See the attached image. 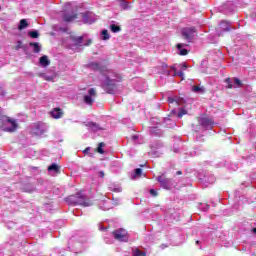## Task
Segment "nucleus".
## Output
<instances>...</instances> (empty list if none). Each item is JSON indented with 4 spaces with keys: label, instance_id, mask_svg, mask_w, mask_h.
<instances>
[{
    "label": "nucleus",
    "instance_id": "f257e3e1",
    "mask_svg": "<svg viewBox=\"0 0 256 256\" xmlns=\"http://www.w3.org/2000/svg\"><path fill=\"white\" fill-rule=\"evenodd\" d=\"M90 68L96 71H100L102 78V87L107 91V93H113V87H115V83L117 81H121V76L115 72V70H111L107 67H102L97 63H91Z\"/></svg>",
    "mask_w": 256,
    "mask_h": 256
},
{
    "label": "nucleus",
    "instance_id": "f03ea898",
    "mask_svg": "<svg viewBox=\"0 0 256 256\" xmlns=\"http://www.w3.org/2000/svg\"><path fill=\"white\" fill-rule=\"evenodd\" d=\"M19 129V123L17 120L9 117H5L4 124L2 125V131L6 133H15Z\"/></svg>",
    "mask_w": 256,
    "mask_h": 256
},
{
    "label": "nucleus",
    "instance_id": "7ed1b4c3",
    "mask_svg": "<svg viewBox=\"0 0 256 256\" xmlns=\"http://www.w3.org/2000/svg\"><path fill=\"white\" fill-rule=\"evenodd\" d=\"M71 199L75 205H82V207H91V205H93V202L86 200L81 192L76 194V196H72Z\"/></svg>",
    "mask_w": 256,
    "mask_h": 256
},
{
    "label": "nucleus",
    "instance_id": "20e7f679",
    "mask_svg": "<svg viewBox=\"0 0 256 256\" xmlns=\"http://www.w3.org/2000/svg\"><path fill=\"white\" fill-rule=\"evenodd\" d=\"M69 47L72 49V51H81L80 47H83V37L77 36V37H70L69 38Z\"/></svg>",
    "mask_w": 256,
    "mask_h": 256
},
{
    "label": "nucleus",
    "instance_id": "39448f33",
    "mask_svg": "<svg viewBox=\"0 0 256 256\" xmlns=\"http://www.w3.org/2000/svg\"><path fill=\"white\" fill-rule=\"evenodd\" d=\"M97 99V90L95 88H90L87 91V94L84 95L83 101L86 105H92Z\"/></svg>",
    "mask_w": 256,
    "mask_h": 256
},
{
    "label": "nucleus",
    "instance_id": "423d86ee",
    "mask_svg": "<svg viewBox=\"0 0 256 256\" xmlns=\"http://www.w3.org/2000/svg\"><path fill=\"white\" fill-rule=\"evenodd\" d=\"M47 131V124L43 122H36L33 124L32 127V133L33 135H37L38 137H41L43 133H46Z\"/></svg>",
    "mask_w": 256,
    "mask_h": 256
},
{
    "label": "nucleus",
    "instance_id": "0eeeda50",
    "mask_svg": "<svg viewBox=\"0 0 256 256\" xmlns=\"http://www.w3.org/2000/svg\"><path fill=\"white\" fill-rule=\"evenodd\" d=\"M113 237L116 239V241L120 242H127L129 241V236L127 235V230L125 229H118L113 232Z\"/></svg>",
    "mask_w": 256,
    "mask_h": 256
},
{
    "label": "nucleus",
    "instance_id": "6e6552de",
    "mask_svg": "<svg viewBox=\"0 0 256 256\" xmlns=\"http://www.w3.org/2000/svg\"><path fill=\"white\" fill-rule=\"evenodd\" d=\"M64 21H74V19H77V15L73 14V15H69V13H71V11H73V7L71 6V3H67L64 6Z\"/></svg>",
    "mask_w": 256,
    "mask_h": 256
},
{
    "label": "nucleus",
    "instance_id": "1a4fd4ad",
    "mask_svg": "<svg viewBox=\"0 0 256 256\" xmlns=\"http://www.w3.org/2000/svg\"><path fill=\"white\" fill-rule=\"evenodd\" d=\"M82 18L84 23H88L89 25H91L92 23H95V21L99 19V17L95 15V13L93 12H86L82 14Z\"/></svg>",
    "mask_w": 256,
    "mask_h": 256
},
{
    "label": "nucleus",
    "instance_id": "9d476101",
    "mask_svg": "<svg viewBox=\"0 0 256 256\" xmlns=\"http://www.w3.org/2000/svg\"><path fill=\"white\" fill-rule=\"evenodd\" d=\"M182 37L186 39V41H191L193 37H195V28H183L182 29Z\"/></svg>",
    "mask_w": 256,
    "mask_h": 256
},
{
    "label": "nucleus",
    "instance_id": "9b49d317",
    "mask_svg": "<svg viewBox=\"0 0 256 256\" xmlns=\"http://www.w3.org/2000/svg\"><path fill=\"white\" fill-rule=\"evenodd\" d=\"M86 127L89 129V131H92L93 133H97V131H103V126L93 122V121H88L85 122Z\"/></svg>",
    "mask_w": 256,
    "mask_h": 256
},
{
    "label": "nucleus",
    "instance_id": "f8f14e48",
    "mask_svg": "<svg viewBox=\"0 0 256 256\" xmlns=\"http://www.w3.org/2000/svg\"><path fill=\"white\" fill-rule=\"evenodd\" d=\"M157 181L160 183L163 189H171V187H173V183H171V179H167L165 178V176L158 177Z\"/></svg>",
    "mask_w": 256,
    "mask_h": 256
},
{
    "label": "nucleus",
    "instance_id": "ddd939ff",
    "mask_svg": "<svg viewBox=\"0 0 256 256\" xmlns=\"http://www.w3.org/2000/svg\"><path fill=\"white\" fill-rule=\"evenodd\" d=\"M178 67H180V69H181V71H179V72H177V67L176 66L172 67V71H174L173 76L175 77V76L178 75L183 80V79H185V73H183V71L187 70V64L182 63Z\"/></svg>",
    "mask_w": 256,
    "mask_h": 256
},
{
    "label": "nucleus",
    "instance_id": "4468645a",
    "mask_svg": "<svg viewBox=\"0 0 256 256\" xmlns=\"http://www.w3.org/2000/svg\"><path fill=\"white\" fill-rule=\"evenodd\" d=\"M226 83L228 89H237V87H241V80L237 78H234L233 80L227 78Z\"/></svg>",
    "mask_w": 256,
    "mask_h": 256
},
{
    "label": "nucleus",
    "instance_id": "2eb2a0df",
    "mask_svg": "<svg viewBox=\"0 0 256 256\" xmlns=\"http://www.w3.org/2000/svg\"><path fill=\"white\" fill-rule=\"evenodd\" d=\"M50 116L52 119H61V117H63V110L61 108H54L50 112Z\"/></svg>",
    "mask_w": 256,
    "mask_h": 256
},
{
    "label": "nucleus",
    "instance_id": "dca6fc26",
    "mask_svg": "<svg viewBox=\"0 0 256 256\" xmlns=\"http://www.w3.org/2000/svg\"><path fill=\"white\" fill-rule=\"evenodd\" d=\"M200 125H202V127H205V129H211L213 127V120L209 118H201Z\"/></svg>",
    "mask_w": 256,
    "mask_h": 256
},
{
    "label": "nucleus",
    "instance_id": "f3484780",
    "mask_svg": "<svg viewBox=\"0 0 256 256\" xmlns=\"http://www.w3.org/2000/svg\"><path fill=\"white\" fill-rule=\"evenodd\" d=\"M39 63L41 67H49L51 65V61L49 60V57L47 55H44L40 58Z\"/></svg>",
    "mask_w": 256,
    "mask_h": 256
},
{
    "label": "nucleus",
    "instance_id": "a211bd4d",
    "mask_svg": "<svg viewBox=\"0 0 256 256\" xmlns=\"http://www.w3.org/2000/svg\"><path fill=\"white\" fill-rule=\"evenodd\" d=\"M48 172L50 175H57L59 173V165L52 164L48 167Z\"/></svg>",
    "mask_w": 256,
    "mask_h": 256
},
{
    "label": "nucleus",
    "instance_id": "6ab92c4d",
    "mask_svg": "<svg viewBox=\"0 0 256 256\" xmlns=\"http://www.w3.org/2000/svg\"><path fill=\"white\" fill-rule=\"evenodd\" d=\"M109 29L112 33H121V26H119L118 24H110Z\"/></svg>",
    "mask_w": 256,
    "mask_h": 256
},
{
    "label": "nucleus",
    "instance_id": "aec40b11",
    "mask_svg": "<svg viewBox=\"0 0 256 256\" xmlns=\"http://www.w3.org/2000/svg\"><path fill=\"white\" fill-rule=\"evenodd\" d=\"M101 39L102 41H109V39H111V35H109V31L107 29L101 31Z\"/></svg>",
    "mask_w": 256,
    "mask_h": 256
},
{
    "label": "nucleus",
    "instance_id": "412c9836",
    "mask_svg": "<svg viewBox=\"0 0 256 256\" xmlns=\"http://www.w3.org/2000/svg\"><path fill=\"white\" fill-rule=\"evenodd\" d=\"M120 8L123 10V11H129V9H131V5H129V3L125 0H121L120 1Z\"/></svg>",
    "mask_w": 256,
    "mask_h": 256
},
{
    "label": "nucleus",
    "instance_id": "4be33fe9",
    "mask_svg": "<svg viewBox=\"0 0 256 256\" xmlns=\"http://www.w3.org/2000/svg\"><path fill=\"white\" fill-rule=\"evenodd\" d=\"M30 47L33 48L34 53H40L41 52V46L39 45V42H31Z\"/></svg>",
    "mask_w": 256,
    "mask_h": 256
},
{
    "label": "nucleus",
    "instance_id": "5701e85b",
    "mask_svg": "<svg viewBox=\"0 0 256 256\" xmlns=\"http://www.w3.org/2000/svg\"><path fill=\"white\" fill-rule=\"evenodd\" d=\"M183 47H186V45L185 44H178L177 45V49L179 51V55H187L188 51H187V49H185Z\"/></svg>",
    "mask_w": 256,
    "mask_h": 256
},
{
    "label": "nucleus",
    "instance_id": "b1692460",
    "mask_svg": "<svg viewBox=\"0 0 256 256\" xmlns=\"http://www.w3.org/2000/svg\"><path fill=\"white\" fill-rule=\"evenodd\" d=\"M27 27H29V23H27V20L26 19L20 20V24L18 26V29L20 31H23V29H27Z\"/></svg>",
    "mask_w": 256,
    "mask_h": 256
},
{
    "label": "nucleus",
    "instance_id": "393cba45",
    "mask_svg": "<svg viewBox=\"0 0 256 256\" xmlns=\"http://www.w3.org/2000/svg\"><path fill=\"white\" fill-rule=\"evenodd\" d=\"M168 103H169V105H172V107L174 105H179V98H177V97H168Z\"/></svg>",
    "mask_w": 256,
    "mask_h": 256
},
{
    "label": "nucleus",
    "instance_id": "a878e982",
    "mask_svg": "<svg viewBox=\"0 0 256 256\" xmlns=\"http://www.w3.org/2000/svg\"><path fill=\"white\" fill-rule=\"evenodd\" d=\"M143 175V170L138 168L134 171V174L132 175V179H137V177H141Z\"/></svg>",
    "mask_w": 256,
    "mask_h": 256
},
{
    "label": "nucleus",
    "instance_id": "bb28decb",
    "mask_svg": "<svg viewBox=\"0 0 256 256\" xmlns=\"http://www.w3.org/2000/svg\"><path fill=\"white\" fill-rule=\"evenodd\" d=\"M28 35H29V37H31V39L39 38V32L37 30L29 31Z\"/></svg>",
    "mask_w": 256,
    "mask_h": 256
},
{
    "label": "nucleus",
    "instance_id": "cd10ccee",
    "mask_svg": "<svg viewBox=\"0 0 256 256\" xmlns=\"http://www.w3.org/2000/svg\"><path fill=\"white\" fill-rule=\"evenodd\" d=\"M192 91H193L194 93H203V91H205V89H204L203 87H200V86H194V87L192 88Z\"/></svg>",
    "mask_w": 256,
    "mask_h": 256
},
{
    "label": "nucleus",
    "instance_id": "c85d7f7f",
    "mask_svg": "<svg viewBox=\"0 0 256 256\" xmlns=\"http://www.w3.org/2000/svg\"><path fill=\"white\" fill-rule=\"evenodd\" d=\"M111 191H114V193H121L123 191V188L121 186H111Z\"/></svg>",
    "mask_w": 256,
    "mask_h": 256
},
{
    "label": "nucleus",
    "instance_id": "c756f323",
    "mask_svg": "<svg viewBox=\"0 0 256 256\" xmlns=\"http://www.w3.org/2000/svg\"><path fill=\"white\" fill-rule=\"evenodd\" d=\"M103 147H105V143L103 142L99 143L97 151L98 153H100V155H103V153H105V151H103Z\"/></svg>",
    "mask_w": 256,
    "mask_h": 256
},
{
    "label": "nucleus",
    "instance_id": "7c9ffc66",
    "mask_svg": "<svg viewBox=\"0 0 256 256\" xmlns=\"http://www.w3.org/2000/svg\"><path fill=\"white\" fill-rule=\"evenodd\" d=\"M221 27H224V28H223L224 31H229V22H227V21H222V22H221Z\"/></svg>",
    "mask_w": 256,
    "mask_h": 256
},
{
    "label": "nucleus",
    "instance_id": "2f4dec72",
    "mask_svg": "<svg viewBox=\"0 0 256 256\" xmlns=\"http://www.w3.org/2000/svg\"><path fill=\"white\" fill-rule=\"evenodd\" d=\"M183 115H187V111L185 109H180V113L177 114V117L181 119Z\"/></svg>",
    "mask_w": 256,
    "mask_h": 256
},
{
    "label": "nucleus",
    "instance_id": "473e14b6",
    "mask_svg": "<svg viewBox=\"0 0 256 256\" xmlns=\"http://www.w3.org/2000/svg\"><path fill=\"white\" fill-rule=\"evenodd\" d=\"M134 256H145V252H141L140 250L136 249L133 253Z\"/></svg>",
    "mask_w": 256,
    "mask_h": 256
},
{
    "label": "nucleus",
    "instance_id": "72a5a7b5",
    "mask_svg": "<svg viewBox=\"0 0 256 256\" xmlns=\"http://www.w3.org/2000/svg\"><path fill=\"white\" fill-rule=\"evenodd\" d=\"M41 77H43V79H45V81H53V76H47L45 74H42Z\"/></svg>",
    "mask_w": 256,
    "mask_h": 256
},
{
    "label": "nucleus",
    "instance_id": "f704fd0d",
    "mask_svg": "<svg viewBox=\"0 0 256 256\" xmlns=\"http://www.w3.org/2000/svg\"><path fill=\"white\" fill-rule=\"evenodd\" d=\"M150 194L152 195V197H157V190L151 189Z\"/></svg>",
    "mask_w": 256,
    "mask_h": 256
},
{
    "label": "nucleus",
    "instance_id": "c9c22d12",
    "mask_svg": "<svg viewBox=\"0 0 256 256\" xmlns=\"http://www.w3.org/2000/svg\"><path fill=\"white\" fill-rule=\"evenodd\" d=\"M98 177H101L103 179V177H105V172L99 171L98 172Z\"/></svg>",
    "mask_w": 256,
    "mask_h": 256
},
{
    "label": "nucleus",
    "instance_id": "e433bc0d",
    "mask_svg": "<svg viewBox=\"0 0 256 256\" xmlns=\"http://www.w3.org/2000/svg\"><path fill=\"white\" fill-rule=\"evenodd\" d=\"M202 209H203V211H209V205L205 204L204 208H202Z\"/></svg>",
    "mask_w": 256,
    "mask_h": 256
},
{
    "label": "nucleus",
    "instance_id": "4c0bfd02",
    "mask_svg": "<svg viewBox=\"0 0 256 256\" xmlns=\"http://www.w3.org/2000/svg\"><path fill=\"white\" fill-rule=\"evenodd\" d=\"M132 139L135 141V140L139 139V136L134 135V136H132Z\"/></svg>",
    "mask_w": 256,
    "mask_h": 256
},
{
    "label": "nucleus",
    "instance_id": "58836bf2",
    "mask_svg": "<svg viewBox=\"0 0 256 256\" xmlns=\"http://www.w3.org/2000/svg\"><path fill=\"white\" fill-rule=\"evenodd\" d=\"M0 97H5V91L0 92Z\"/></svg>",
    "mask_w": 256,
    "mask_h": 256
},
{
    "label": "nucleus",
    "instance_id": "ea45409f",
    "mask_svg": "<svg viewBox=\"0 0 256 256\" xmlns=\"http://www.w3.org/2000/svg\"><path fill=\"white\" fill-rule=\"evenodd\" d=\"M171 114H172V115H177V111L172 110Z\"/></svg>",
    "mask_w": 256,
    "mask_h": 256
},
{
    "label": "nucleus",
    "instance_id": "a19ab883",
    "mask_svg": "<svg viewBox=\"0 0 256 256\" xmlns=\"http://www.w3.org/2000/svg\"><path fill=\"white\" fill-rule=\"evenodd\" d=\"M91 148H86L84 151H83V153H87L89 150H90Z\"/></svg>",
    "mask_w": 256,
    "mask_h": 256
},
{
    "label": "nucleus",
    "instance_id": "79ce46f5",
    "mask_svg": "<svg viewBox=\"0 0 256 256\" xmlns=\"http://www.w3.org/2000/svg\"><path fill=\"white\" fill-rule=\"evenodd\" d=\"M85 45H91V40H88V43H86Z\"/></svg>",
    "mask_w": 256,
    "mask_h": 256
},
{
    "label": "nucleus",
    "instance_id": "37998d69",
    "mask_svg": "<svg viewBox=\"0 0 256 256\" xmlns=\"http://www.w3.org/2000/svg\"><path fill=\"white\" fill-rule=\"evenodd\" d=\"M252 231H253V233H255V234H256V228H254Z\"/></svg>",
    "mask_w": 256,
    "mask_h": 256
},
{
    "label": "nucleus",
    "instance_id": "c03bdc74",
    "mask_svg": "<svg viewBox=\"0 0 256 256\" xmlns=\"http://www.w3.org/2000/svg\"><path fill=\"white\" fill-rule=\"evenodd\" d=\"M177 175H181V171H178V172H177Z\"/></svg>",
    "mask_w": 256,
    "mask_h": 256
},
{
    "label": "nucleus",
    "instance_id": "a18cd8bd",
    "mask_svg": "<svg viewBox=\"0 0 256 256\" xmlns=\"http://www.w3.org/2000/svg\"><path fill=\"white\" fill-rule=\"evenodd\" d=\"M166 121H169V118H166Z\"/></svg>",
    "mask_w": 256,
    "mask_h": 256
}]
</instances>
